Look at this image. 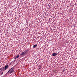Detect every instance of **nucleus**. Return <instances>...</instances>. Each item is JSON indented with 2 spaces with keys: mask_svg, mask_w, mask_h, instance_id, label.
Segmentation results:
<instances>
[{
  "mask_svg": "<svg viewBox=\"0 0 77 77\" xmlns=\"http://www.w3.org/2000/svg\"><path fill=\"white\" fill-rule=\"evenodd\" d=\"M14 67H13L8 71V73L10 74V73H11L14 72Z\"/></svg>",
  "mask_w": 77,
  "mask_h": 77,
  "instance_id": "1",
  "label": "nucleus"
},
{
  "mask_svg": "<svg viewBox=\"0 0 77 77\" xmlns=\"http://www.w3.org/2000/svg\"><path fill=\"white\" fill-rule=\"evenodd\" d=\"M1 71H5L6 70V69H5V67H3L2 68H1Z\"/></svg>",
  "mask_w": 77,
  "mask_h": 77,
  "instance_id": "2",
  "label": "nucleus"
},
{
  "mask_svg": "<svg viewBox=\"0 0 77 77\" xmlns=\"http://www.w3.org/2000/svg\"><path fill=\"white\" fill-rule=\"evenodd\" d=\"M5 68L6 70V69H7L8 68V65H7L5 66Z\"/></svg>",
  "mask_w": 77,
  "mask_h": 77,
  "instance_id": "3",
  "label": "nucleus"
},
{
  "mask_svg": "<svg viewBox=\"0 0 77 77\" xmlns=\"http://www.w3.org/2000/svg\"><path fill=\"white\" fill-rule=\"evenodd\" d=\"M52 56H57V54L56 53H53L52 54Z\"/></svg>",
  "mask_w": 77,
  "mask_h": 77,
  "instance_id": "4",
  "label": "nucleus"
},
{
  "mask_svg": "<svg viewBox=\"0 0 77 77\" xmlns=\"http://www.w3.org/2000/svg\"><path fill=\"white\" fill-rule=\"evenodd\" d=\"M37 45H33V48H35V47H37Z\"/></svg>",
  "mask_w": 77,
  "mask_h": 77,
  "instance_id": "5",
  "label": "nucleus"
},
{
  "mask_svg": "<svg viewBox=\"0 0 77 77\" xmlns=\"http://www.w3.org/2000/svg\"><path fill=\"white\" fill-rule=\"evenodd\" d=\"M27 51H28V50H25V51H24V53H26L27 52Z\"/></svg>",
  "mask_w": 77,
  "mask_h": 77,
  "instance_id": "6",
  "label": "nucleus"
},
{
  "mask_svg": "<svg viewBox=\"0 0 77 77\" xmlns=\"http://www.w3.org/2000/svg\"><path fill=\"white\" fill-rule=\"evenodd\" d=\"M25 54V53H24V52H23L21 54V55H24V54Z\"/></svg>",
  "mask_w": 77,
  "mask_h": 77,
  "instance_id": "7",
  "label": "nucleus"
},
{
  "mask_svg": "<svg viewBox=\"0 0 77 77\" xmlns=\"http://www.w3.org/2000/svg\"><path fill=\"white\" fill-rule=\"evenodd\" d=\"M19 56H20V55H18L16 57V58H18Z\"/></svg>",
  "mask_w": 77,
  "mask_h": 77,
  "instance_id": "8",
  "label": "nucleus"
},
{
  "mask_svg": "<svg viewBox=\"0 0 77 77\" xmlns=\"http://www.w3.org/2000/svg\"><path fill=\"white\" fill-rule=\"evenodd\" d=\"M39 69H41V66H39Z\"/></svg>",
  "mask_w": 77,
  "mask_h": 77,
  "instance_id": "9",
  "label": "nucleus"
},
{
  "mask_svg": "<svg viewBox=\"0 0 77 77\" xmlns=\"http://www.w3.org/2000/svg\"><path fill=\"white\" fill-rule=\"evenodd\" d=\"M1 74V75H3V72H2Z\"/></svg>",
  "mask_w": 77,
  "mask_h": 77,
  "instance_id": "10",
  "label": "nucleus"
},
{
  "mask_svg": "<svg viewBox=\"0 0 77 77\" xmlns=\"http://www.w3.org/2000/svg\"><path fill=\"white\" fill-rule=\"evenodd\" d=\"M65 69H63V71H65Z\"/></svg>",
  "mask_w": 77,
  "mask_h": 77,
  "instance_id": "11",
  "label": "nucleus"
},
{
  "mask_svg": "<svg viewBox=\"0 0 77 77\" xmlns=\"http://www.w3.org/2000/svg\"><path fill=\"white\" fill-rule=\"evenodd\" d=\"M16 58V57H15V58H14V59H16V58Z\"/></svg>",
  "mask_w": 77,
  "mask_h": 77,
  "instance_id": "12",
  "label": "nucleus"
},
{
  "mask_svg": "<svg viewBox=\"0 0 77 77\" xmlns=\"http://www.w3.org/2000/svg\"><path fill=\"white\" fill-rule=\"evenodd\" d=\"M0 27H1V26H0Z\"/></svg>",
  "mask_w": 77,
  "mask_h": 77,
  "instance_id": "13",
  "label": "nucleus"
},
{
  "mask_svg": "<svg viewBox=\"0 0 77 77\" xmlns=\"http://www.w3.org/2000/svg\"><path fill=\"white\" fill-rule=\"evenodd\" d=\"M1 70H2L1 69H0V71Z\"/></svg>",
  "mask_w": 77,
  "mask_h": 77,
  "instance_id": "14",
  "label": "nucleus"
}]
</instances>
